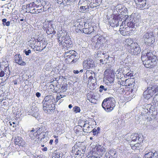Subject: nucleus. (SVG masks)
I'll return each mask as SVG.
<instances>
[{"label":"nucleus","mask_w":158,"mask_h":158,"mask_svg":"<svg viewBox=\"0 0 158 158\" xmlns=\"http://www.w3.org/2000/svg\"><path fill=\"white\" fill-rule=\"evenodd\" d=\"M57 38V41L62 46L68 48L72 46V42L69 37L67 35V33L65 31L59 35Z\"/></svg>","instance_id":"f257e3e1"},{"label":"nucleus","mask_w":158,"mask_h":158,"mask_svg":"<svg viewBox=\"0 0 158 158\" xmlns=\"http://www.w3.org/2000/svg\"><path fill=\"white\" fill-rule=\"evenodd\" d=\"M116 104L115 99L111 97L105 99L103 101L102 106L106 111L110 112L112 110Z\"/></svg>","instance_id":"f03ea898"},{"label":"nucleus","mask_w":158,"mask_h":158,"mask_svg":"<svg viewBox=\"0 0 158 158\" xmlns=\"http://www.w3.org/2000/svg\"><path fill=\"white\" fill-rule=\"evenodd\" d=\"M47 97H45L44 98L45 101L44 103L43 109L45 112L51 113L53 112L55 108V104L54 103L55 99L52 97L47 100Z\"/></svg>","instance_id":"7ed1b4c3"},{"label":"nucleus","mask_w":158,"mask_h":158,"mask_svg":"<svg viewBox=\"0 0 158 158\" xmlns=\"http://www.w3.org/2000/svg\"><path fill=\"white\" fill-rule=\"evenodd\" d=\"M153 84L148 87L147 90L143 93L144 98L147 99L150 98L155 93L158 91V85L155 84Z\"/></svg>","instance_id":"20e7f679"},{"label":"nucleus","mask_w":158,"mask_h":158,"mask_svg":"<svg viewBox=\"0 0 158 158\" xmlns=\"http://www.w3.org/2000/svg\"><path fill=\"white\" fill-rule=\"evenodd\" d=\"M147 57V58H150L151 59V61L154 64V66L155 65L156 63L155 62L157 58L155 56L153 55L152 52L149 51V52L147 50H145L142 53V56L141 59L142 60H143L144 58Z\"/></svg>","instance_id":"39448f33"},{"label":"nucleus","mask_w":158,"mask_h":158,"mask_svg":"<svg viewBox=\"0 0 158 158\" xmlns=\"http://www.w3.org/2000/svg\"><path fill=\"white\" fill-rule=\"evenodd\" d=\"M143 39L145 44L149 45L153 44L155 39L152 33H146L144 34Z\"/></svg>","instance_id":"423d86ee"},{"label":"nucleus","mask_w":158,"mask_h":158,"mask_svg":"<svg viewBox=\"0 0 158 158\" xmlns=\"http://www.w3.org/2000/svg\"><path fill=\"white\" fill-rule=\"evenodd\" d=\"M130 48L129 51L133 55H137L140 52V48L137 43H131L130 46Z\"/></svg>","instance_id":"0eeeda50"},{"label":"nucleus","mask_w":158,"mask_h":158,"mask_svg":"<svg viewBox=\"0 0 158 158\" xmlns=\"http://www.w3.org/2000/svg\"><path fill=\"white\" fill-rule=\"evenodd\" d=\"M83 64V68L85 70L92 68L95 66L93 60L90 58L88 59L87 60H85Z\"/></svg>","instance_id":"6e6552de"},{"label":"nucleus","mask_w":158,"mask_h":158,"mask_svg":"<svg viewBox=\"0 0 158 158\" xmlns=\"http://www.w3.org/2000/svg\"><path fill=\"white\" fill-rule=\"evenodd\" d=\"M14 60L17 64L21 66H25L26 63L22 60V58L20 54L15 55L14 56Z\"/></svg>","instance_id":"1a4fd4ad"},{"label":"nucleus","mask_w":158,"mask_h":158,"mask_svg":"<svg viewBox=\"0 0 158 158\" xmlns=\"http://www.w3.org/2000/svg\"><path fill=\"white\" fill-rule=\"evenodd\" d=\"M14 140L15 145H18L20 148L25 147V142L21 137L19 136L16 137Z\"/></svg>","instance_id":"9d476101"},{"label":"nucleus","mask_w":158,"mask_h":158,"mask_svg":"<svg viewBox=\"0 0 158 158\" xmlns=\"http://www.w3.org/2000/svg\"><path fill=\"white\" fill-rule=\"evenodd\" d=\"M143 63L146 67L152 68L154 66V64L151 61V59L147 58V57L144 58L143 60H142Z\"/></svg>","instance_id":"9b49d317"},{"label":"nucleus","mask_w":158,"mask_h":158,"mask_svg":"<svg viewBox=\"0 0 158 158\" xmlns=\"http://www.w3.org/2000/svg\"><path fill=\"white\" fill-rule=\"evenodd\" d=\"M117 156V152L114 149L110 150L105 155L106 158H116Z\"/></svg>","instance_id":"f8f14e48"},{"label":"nucleus","mask_w":158,"mask_h":158,"mask_svg":"<svg viewBox=\"0 0 158 158\" xmlns=\"http://www.w3.org/2000/svg\"><path fill=\"white\" fill-rule=\"evenodd\" d=\"M135 83L134 80L131 78L126 79L125 81H123L122 83V84L124 85L125 86L131 87H134Z\"/></svg>","instance_id":"ddd939ff"},{"label":"nucleus","mask_w":158,"mask_h":158,"mask_svg":"<svg viewBox=\"0 0 158 158\" xmlns=\"http://www.w3.org/2000/svg\"><path fill=\"white\" fill-rule=\"evenodd\" d=\"M136 5L137 7L140 9H142L144 7L146 2L143 0H134Z\"/></svg>","instance_id":"4468645a"},{"label":"nucleus","mask_w":158,"mask_h":158,"mask_svg":"<svg viewBox=\"0 0 158 158\" xmlns=\"http://www.w3.org/2000/svg\"><path fill=\"white\" fill-rule=\"evenodd\" d=\"M38 130L36 131H35L34 129H32L31 131H29V134L30 138L32 139L33 140L38 137Z\"/></svg>","instance_id":"2eb2a0df"},{"label":"nucleus","mask_w":158,"mask_h":158,"mask_svg":"<svg viewBox=\"0 0 158 158\" xmlns=\"http://www.w3.org/2000/svg\"><path fill=\"white\" fill-rule=\"evenodd\" d=\"M37 2H34L27 5L26 6V8L28 11V12H30L31 9H32L33 8L35 7V6H38V5H37L36 3Z\"/></svg>","instance_id":"dca6fc26"},{"label":"nucleus","mask_w":158,"mask_h":158,"mask_svg":"<svg viewBox=\"0 0 158 158\" xmlns=\"http://www.w3.org/2000/svg\"><path fill=\"white\" fill-rule=\"evenodd\" d=\"M93 155L92 156H89L88 158H98L99 155L97 152L98 151V147L96 146L95 148L93 149Z\"/></svg>","instance_id":"f3484780"},{"label":"nucleus","mask_w":158,"mask_h":158,"mask_svg":"<svg viewBox=\"0 0 158 158\" xmlns=\"http://www.w3.org/2000/svg\"><path fill=\"white\" fill-rule=\"evenodd\" d=\"M111 26L113 27H117L119 25V21L116 18H114L109 22Z\"/></svg>","instance_id":"a211bd4d"},{"label":"nucleus","mask_w":158,"mask_h":158,"mask_svg":"<svg viewBox=\"0 0 158 158\" xmlns=\"http://www.w3.org/2000/svg\"><path fill=\"white\" fill-rule=\"evenodd\" d=\"M105 76L107 77V78L109 79L110 77L111 78V80L113 81V80L114 75L112 74L111 73V71L110 70H106L104 73Z\"/></svg>","instance_id":"6ab92c4d"},{"label":"nucleus","mask_w":158,"mask_h":158,"mask_svg":"<svg viewBox=\"0 0 158 158\" xmlns=\"http://www.w3.org/2000/svg\"><path fill=\"white\" fill-rule=\"evenodd\" d=\"M78 58V56L77 55H76V57L74 56V55L69 56V57H68L69 60H71L72 61L71 62V64H73V63L76 62L77 61V60Z\"/></svg>","instance_id":"aec40b11"},{"label":"nucleus","mask_w":158,"mask_h":158,"mask_svg":"<svg viewBox=\"0 0 158 158\" xmlns=\"http://www.w3.org/2000/svg\"><path fill=\"white\" fill-rule=\"evenodd\" d=\"M93 30V27H88L87 28H84L83 29V31L85 34H90L92 33L91 30Z\"/></svg>","instance_id":"412c9836"},{"label":"nucleus","mask_w":158,"mask_h":158,"mask_svg":"<svg viewBox=\"0 0 158 158\" xmlns=\"http://www.w3.org/2000/svg\"><path fill=\"white\" fill-rule=\"evenodd\" d=\"M153 153L151 151L146 152L144 155V158H152L153 156Z\"/></svg>","instance_id":"4be33fe9"},{"label":"nucleus","mask_w":158,"mask_h":158,"mask_svg":"<svg viewBox=\"0 0 158 158\" xmlns=\"http://www.w3.org/2000/svg\"><path fill=\"white\" fill-rule=\"evenodd\" d=\"M137 137H139V135L137 133H134L130 136V138L132 139V141H135L137 139Z\"/></svg>","instance_id":"5701e85b"},{"label":"nucleus","mask_w":158,"mask_h":158,"mask_svg":"<svg viewBox=\"0 0 158 158\" xmlns=\"http://www.w3.org/2000/svg\"><path fill=\"white\" fill-rule=\"evenodd\" d=\"M153 103L156 106H158V94L156 95L153 98Z\"/></svg>","instance_id":"b1692460"},{"label":"nucleus","mask_w":158,"mask_h":158,"mask_svg":"<svg viewBox=\"0 0 158 158\" xmlns=\"http://www.w3.org/2000/svg\"><path fill=\"white\" fill-rule=\"evenodd\" d=\"M100 35L101 36V37L100 36H99V41L101 43V44H102L103 42H105L106 41V39H105V37L103 36L104 35H103L99 34V35Z\"/></svg>","instance_id":"393cba45"},{"label":"nucleus","mask_w":158,"mask_h":158,"mask_svg":"<svg viewBox=\"0 0 158 158\" xmlns=\"http://www.w3.org/2000/svg\"><path fill=\"white\" fill-rule=\"evenodd\" d=\"M132 144H131V147L132 149L133 150H138L139 147V146L140 145L139 143H138L134 145L131 146V145Z\"/></svg>","instance_id":"a878e982"},{"label":"nucleus","mask_w":158,"mask_h":158,"mask_svg":"<svg viewBox=\"0 0 158 158\" xmlns=\"http://www.w3.org/2000/svg\"><path fill=\"white\" fill-rule=\"evenodd\" d=\"M101 146L99 145V152H101L102 153L101 154H100V155H101V156H102L103 154L105 152H106V149L103 147H102L101 148Z\"/></svg>","instance_id":"bb28decb"},{"label":"nucleus","mask_w":158,"mask_h":158,"mask_svg":"<svg viewBox=\"0 0 158 158\" xmlns=\"http://www.w3.org/2000/svg\"><path fill=\"white\" fill-rule=\"evenodd\" d=\"M128 66H126L123 68L122 71L123 72V74L122 75H124L125 73H126L127 72L130 70Z\"/></svg>","instance_id":"cd10ccee"},{"label":"nucleus","mask_w":158,"mask_h":158,"mask_svg":"<svg viewBox=\"0 0 158 158\" xmlns=\"http://www.w3.org/2000/svg\"><path fill=\"white\" fill-rule=\"evenodd\" d=\"M133 74L132 73V71L130 70H129V71L127 72L126 73H125V74L124 75V76L125 77V76H126L131 77L133 76Z\"/></svg>","instance_id":"c85d7f7f"},{"label":"nucleus","mask_w":158,"mask_h":158,"mask_svg":"<svg viewBox=\"0 0 158 158\" xmlns=\"http://www.w3.org/2000/svg\"><path fill=\"white\" fill-rule=\"evenodd\" d=\"M35 2H37L36 3L37 4V5H38V6H35V7L38 8L39 6H40V5L42 6H43L44 4H42V3L40 4L41 3H43V2H44V1H43V0H42V1H41L40 0H36V1H35Z\"/></svg>","instance_id":"c756f323"},{"label":"nucleus","mask_w":158,"mask_h":158,"mask_svg":"<svg viewBox=\"0 0 158 158\" xmlns=\"http://www.w3.org/2000/svg\"><path fill=\"white\" fill-rule=\"evenodd\" d=\"M73 110L74 112L76 113L80 112L81 110V109L80 107L77 106H75L73 108Z\"/></svg>","instance_id":"7c9ffc66"},{"label":"nucleus","mask_w":158,"mask_h":158,"mask_svg":"<svg viewBox=\"0 0 158 158\" xmlns=\"http://www.w3.org/2000/svg\"><path fill=\"white\" fill-rule=\"evenodd\" d=\"M77 149L78 148H76L75 146H74L73 147L72 150V152L73 153V155H74V156H75V155H76L77 151Z\"/></svg>","instance_id":"2f4dec72"},{"label":"nucleus","mask_w":158,"mask_h":158,"mask_svg":"<svg viewBox=\"0 0 158 158\" xmlns=\"http://www.w3.org/2000/svg\"><path fill=\"white\" fill-rule=\"evenodd\" d=\"M127 30V28H125L124 30H120V33L123 35L125 36L127 35L126 31Z\"/></svg>","instance_id":"473e14b6"},{"label":"nucleus","mask_w":158,"mask_h":158,"mask_svg":"<svg viewBox=\"0 0 158 158\" xmlns=\"http://www.w3.org/2000/svg\"><path fill=\"white\" fill-rule=\"evenodd\" d=\"M106 90L107 88H105L104 86L103 85H101L99 87V92H103V91H105Z\"/></svg>","instance_id":"72a5a7b5"},{"label":"nucleus","mask_w":158,"mask_h":158,"mask_svg":"<svg viewBox=\"0 0 158 158\" xmlns=\"http://www.w3.org/2000/svg\"><path fill=\"white\" fill-rule=\"evenodd\" d=\"M99 131V127H97V129L94 128L93 129V130H92V132L93 133V135H96V134L97 133H98Z\"/></svg>","instance_id":"f704fd0d"},{"label":"nucleus","mask_w":158,"mask_h":158,"mask_svg":"<svg viewBox=\"0 0 158 158\" xmlns=\"http://www.w3.org/2000/svg\"><path fill=\"white\" fill-rule=\"evenodd\" d=\"M8 125H10V127H16V124L14 122H9L7 124Z\"/></svg>","instance_id":"c9c22d12"},{"label":"nucleus","mask_w":158,"mask_h":158,"mask_svg":"<svg viewBox=\"0 0 158 158\" xmlns=\"http://www.w3.org/2000/svg\"><path fill=\"white\" fill-rule=\"evenodd\" d=\"M70 55H74L76 57V55H77V53L75 51L73 50H70Z\"/></svg>","instance_id":"e433bc0d"},{"label":"nucleus","mask_w":158,"mask_h":158,"mask_svg":"<svg viewBox=\"0 0 158 158\" xmlns=\"http://www.w3.org/2000/svg\"><path fill=\"white\" fill-rule=\"evenodd\" d=\"M148 110H148V109H143V112L141 113V115L142 116L145 114H146L148 113Z\"/></svg>","instance_id":"4c0bfd02"},{"label":"nucleus","mask_w":158,"mask_h":158,"mask_svg":"<svg viewBox=\"0 0 158 158\" xmlns=\"http://www.w3.org/2000/svg\"><path fill=\"white\" fill-rule=\"evenodd\" d=\"M138 140V143H139V142H141L143 141V138L141 137V135H139V137H137V138Z\"/></svg>","instance_id":"58836bf2"},{"label":"nucleus","mask_w":158,"mask_h":158,"mask_svg":"<svg viewBox=\"0 0 158 158\" xmlns=\"http://www.w3.org/2000/svg\"><path fill=\"white\" fill-rule=\"evenodd\" d=\"M118 92H119L120 94H124L125 92V90L123 88H119V89H118Z\"/></svg>","instance_id":"ea45409f"},{"label":"nucleus","mask_w":158,"mask_h":158,"mask_svg":"<svg viewBox=\"0 0 158 158\" xmlns=\"http://www.w3.org/2000/svg\"><path fill=\"white\" fill-rule=\"evenodd\" d=\"M87 0H80V1L78 3V5H80L83 4V5H84V4H83V3H86Z\"/></svg>","instance_id":"a19ab883"},{"label":"nucleus","mask_w":158,"mask_h":158,"mask_svg":"<svg viewBox=\"0 0 158 158\" xmlns=\"http://www.w3.org/2000/svg\"><path fill=\"white\" fill-rule=\"evenodd\" d=\"M70 50L67 52H66L65 53L64 56L65 57H69L70 55Z\"/></svg>","instance_id":"79ce46f5"},{"label":"nucleus","mask_w":158,"mask_h":158,"mask_svg":"<svg viewBox=\"0 0 158 158\" xmlns=\"http://www.w3.org/2000/svg\"><path fill=\"white\" fill-rule=\"evenodd\" d=\"M31 51L30 50H28L27 51L25 50L24 51V52L27 56L29 55V54L31 53Z\"/></svg>","instance_id":"37998d69"},{"label":"nucleus","mask_w":158,"mask_h":158,"mask_svg":"<svg viewBox=\"0 0 158 158\" xmlns=\"http://www.w3.org/2000/svg\"><path fill=\"white\" fill-rule=\"evenodd\" d=\"M67 85H66L63 86L61 87L62 90L63 92H65L67 89Z\"/></svg>","instance_id":"c03bdc74"},{"label":"nucleus","mask_w":158,"mask_h":158,"mask_svg":"<svg viewBox=\"0 0 158 158\" xmlns=\"http://www.w3.org/2000/svg\"><path fill=\"white\" fill-rule=\"evenodd\" d=\"M98 35H96L95 36H94V38H93V39L94 40H95L97 38V43H96V44L95 45V47L96 48L98 47V45H97L98 44Z\"/></svg>","instance_id":"a18cd8bd"},{"label":"nucleus","mask_w":158,"mask_h":158,"mask_svg":"<svg viewBox=\"0 0 158 158\" xmlns=\"http://www.w3.org/2000/svg\"><path fill=\"white\" fill-rule=\"evenodd\" d=\"M36 13L38 14L41 13L44 11V9L41 8L40 9H37L36 10Z\"/></svg>","instance_id":"49530a36"},{"label":"nucleus","mask_w":158,"mask_h":158,"mask_svg":"<svg viewBox=\"0 0 158 158\" xmlns=\"http://www.w3.org/2000/svg\"><path fill=\"white\" fill-rule=\"evenodd\" d=\"M80 9L81 10V11L82 12H84L85 11H86V9H85V6H80Z\"/></svg>","instance_id":"de8ad7c7"},{"label":"nucleus","mask_w":158,"mask_h":158,"mask_svg":"<svg viewBox=\"0 0 158 158\" xmlns=\"http://www.w3.org/2000/svg\"><path fill=\"white\" fill-rule=\"evenodd\" d=\"M5 72L3 70H0V77H3L5 75Z\"/></svg>","instance_id":"09e8293b"},{"label":"nucleus","mask_w":158,"mask_h":158,"mask_svg":"<svg viewBox=\"0 0 158 158\" xmlns=\"http://www.w3.org/2000/svg\"><path fill=\"white\" fill-rule=\"evenodd\" d=\"M153 158H158V153L155 152L153 153Z\"/></svg>","instance_id":"8fccbe9b"},{"label":"nucleus","mask_w":158,"mask_h":158,"mask_svg":"<svg viewBox=\"0 0 158 158\" xmlns=\"http://www.w3.org/2000/svg\"><path fill=\"white\" fill-rule=\"evenodd\" d=\"M10 22L8 21L7 22H6L5 23H3V25L4 26L6 25V26H9L10 25Z\"/></svg>","instance_id":"3c124183"},{"label":"nucleus","mask_w":158,"mask_h":158,"mask_svg":"<svg viewBox=\"0 0 158 158\" xmlns=\"http://www.w3.org/2000/svg\"><path fill=\"white\" fill-rule=\"evenodd\" d=\"M46 45L47 44L46 42H44V43H42V47L43 48L41 50H43L46 47Z\"/></svg>","instance_id":"603ef678"},{"label":"nucleus","mask_w":158,"mask_h":158,"mask_svg":"<svg viewBox=\"0 0 158 158\" xmlns=\"http://www.w3.org/2000/svg\"><path fill=\"white\" fill-rule=\"evenodd\" d=\"M121 73H118L116 75V77L118 78H120V79L122 77H121Z\"/></svg>","instance_id":"864d4df0"},{"label":"nucleus","mask_w":158,"mask_h":158,"mask_svg":"<svg viewBox=\"0 0 158 158\" xmlns=\"http://www.w3.org/2000/svg\"><path fill=\"white\" fill-rule=\"evenodd\" d=\"M82 153H83L81 152V151L78 149L77 150V151L76 155H79L80 156H81V154Z\"/></svg>","instance_id":"5fc2aeb1"},{"label":"nucleus","mask_w":158,"mask_h":158,"mask_svg":"<svg viewBox=\"0 0 158 158\" xmlns=\"http://www.w3.org/2000/svg\"><path fill=\"white\" fill-rule=\"evenodd\" d=\"M82 122L83 123H84V124L83 125V127H87V128H89L90 127L88 126L87 127V121H85V122H84V121H82Z\"/></svg>","instance_id":"6e6d98bb"},{"label":"nucleus","mask_w":158,"mask_h":158,"mask_svg":"<svg viewBox=\"0 0 158 158\" xmlns=\"http://www.w3.org/2000/svg\"><path fill=\"white\" fill-rule=\"evenodd\" d=\"M98 52H95V53L94 54V57L96 59H98Z\"/></svg>","instance_id":"4d7b16f0"},{"label":"nucleus","mask_w":158,"mask_h":158,"mask_svg":"<svg viewBox=\"0 0 158 158\" xmlns=\"http://www.w3.org/2000/svg\"><path fill=\"white\" fill-rule=\"evenodd\" d=\"M32 13H36V11L35 10V9L34 8L33 9H31V10L30 12Z\"/></svg>","instance_id":"13d9d810"},{"label":"nucleus","mask_w":158,"mask_h":158,"mask_svg":"<svg viewBox=\"0 0 158 158\" xmlns=\"http://www.w3.org/2000/svg\"><path fill=\"white\" fill-rule=\"evenodd\" d=\"M92 0H87L86 1V3L87 4L89 5V6H90V4L91 3V2H92Z\"/></svg>","instance_id":"bf43d9fd"},{"label":"nucleus","mask_w":158,"mask_h":158,"mask_svg":"<svg viewBox=\"0 0 158 158\" xmlns=\"http://www.w3.org/2000/svg\"><path fill=\"white\" fill-rule=\"evenodd\" d=\"M86 9V11H88L89 10V6L88 5L87 6H85Z\"/></svg>","instance_id":"052dcab7"},{"label":"nucleus","mask_w":158,"mask_h":158,"mask_svg":"<svg viewBox=\"0 0 158 158\" xmlns=\"http://www.w3.org/2000/svg\"><path fill=\"white\" fill-rule=\"evenodd\" d=\"M94 76H95V75L94 74V76H90L89 77V80H91L92 79H94L93 78L94 77Z\"/></svg>","instance_id":"680f3d73"},{"label":"nucleus","mask_w":158,"mask_h":158,"mask_svg":"<svg viewBox=\"0 0 158 158\" xmlns=\"http://www.w3.org/2000/svg\"><path fill=\"white\" fill-rule=\"evenodd\" d=\"M65 2H66V3H67V2H69V1L68 0H67L66 1H62V2H61L60 3V4H61V5H65Z\"/></svg>","instance_id":"e2e57ef3"},{"label":"nucleus","mask_w":158,"mask_h":158,"mask_svg":"<svg viewBox=\"0 0 158 158\" xmlns=\"http://www.w3.org/2000/svg\"><path fill=\"white\" fill-rule=\"evenodd\" d=\"M61 96V95H60V96H57V97L56 98V99L57 101H58V100L60 99L61 98L63 97H60Z\"/></svg>","instance_id":"0e129e2a"},{"label":"nucleus","mask_w":158,"mask_h":158,"mask_svg":"<svg viewBox=\"0 0 158 158\" xmlns=\"http://www.w3.org/2000/svg\"><path fill=\"white\" fill-rule=\"evenodd\" d=\"M35 95L37 97L39 98L41 94L39 92H37L36 93Z\"/></svg>","instance_id":"69168bd1"},{"label":"nucleus","mask_w":158,"mask_h":158,"mask_svg":"<svg viewBox=\"0 0 158 158\" xmlns=\"http://www.w3.org/2000/svg\"><path fill=\"white\" fill-rule=\"evenodd\" d=\"M6 19H2V21L3 22L2 23H5L6 22Z\"/></svg>","instance_id":"338daca9"},{"label":"nucleus","mask_w":158,"mask_h":158,"mask_svg":"<svg viewBox=\"0 0 158 158\" xmlns=\"http://www.w3.org/2000/svg\"><path fill=\"white\" fill-rule=\"evenodd\" d=\"M73 73L75 74H78L79 73V72L78 70H74L73 71Z\"/></svg>","instance_id":"774afa93"}]
</instances>
